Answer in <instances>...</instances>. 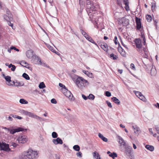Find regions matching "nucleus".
<instances>
[{
    "label": "nucleus",
    "mask_w": 159,
    "mask_h": 159,
    "mask_svg": "<svg viewBox=\"0 0 159 159\" xmlns=\"http://www.w3.org/2000/svg\"><path fill=\"white\" fill-rule=\"evenodd\" d=\"M85 7L90 20H93L94 14L96 13V8L98 7L95 0H86Z\"/></svg>",
    "instance_id": "nucleus-1"
},
{
    "label": "nucleus",
    "mask_w": 159,
    "mask_h": 159,
    "mask_svg": "<svg viewBox=\"0 0 159 159\" xmlns=\"http://www.w3.org/2000/svg\"><path fill=\"white\" fill-rule=\"evenodd\" d=\"M75 83L80 89H83L89 84V82L87 80L80 76H78L76 79Z\"/></svg>",
    "instance_id": "nucleus-2"
},
{
    "label": "nucleus",
    "mask_w": 159,
    "mask_h": 159,
    "mask_svg": "<svg viewBox=\"0 0 159 159\" xmlns=\"http://www.w3.org/2000/svg\"><path fill=\"white\" fill-rule=\"evenodd\" d=\"M124 146V153L128 156L130 159H133L134 156L132 153V147L126 145Z\"/></svg>",
    "instance_id": "nucleus-3"
},
{
    "label": "nucleus",
    "mask_w": 159,
    "mask_h": 159,
    "mask_svg": "<svg viewBox=\"0 0 159 159\" xmlns=\"http://www.w3.org/2000/svg\"><path fill=\"white\" fill-rule=\"evenodd\" d=\"M21 113L26 116H28L30 117H32L35 119H39L40 120H43L42 118L32 113L26 111L24 110L21 111Z\"/></svg>",
    "instance_id": "nucleus-4"
},
{
    "label": "nucleus",
    "mask_w": 159,
    "mask_h": 159,
    "mask_svg": "<svg viewBox=\"0 0 159 159\" xmlns=\"http://www.w3.org/2000/svg\"><path fill=\"white\" fill-rule=\"evenodd\" d=\"M28 153L29 159H36L38 157L37 152L32 149H29Z\"/></svg>",
    "instance_id": "nucleus-5"
},
{
    "label": "nucleus",
    "mask_w": 159,
    "mask_h": 159,
    "mask_svg": "<svg viewBox=\"0 0 159 159\" xmlns=\"http://www.w3.org/2000/svg\"><path fill=\"white\" fill-rule=\"evenodd\" d=\"M0 148L1 150H3L6 152H9L11 149L9 148V145L5 143L0 141Z\"/></svg>",
    "instance_id": "nucleus-6"
},
{
    "label": "nucleus",
    "mask_w": 159,
    "mask_h": 159,
    "mask_svg": "<svg viewBox=\"0 0 159 159\" xmlns=\"http://www.w3.org/2000/svg\"><path fill=\"white\" fill-rule=\"evenodd\" d=\"M32 61L33 63L35 64L41 65L42 64L41 58L35 54Z\"/></svg>",
    "instance_id": "nucleus-7"
},
{
    "label": "nucleus",
    "mask_w": 159,
    "mask_h": 159,
    "mask_svg": "<svg viewBox=\"0 0 159 159\" xmlns=\"http://www.w3.org/2000/svg\"><path fill=\"white\" fill-rule=\"evenodd\" d=\"M25 135L21 136L18 137L17 140L20 143L24 144L27 141V139Z\"/></svg>",
    "instance_id": "nucleus-8"
},
{
    "label": "nucleus",
    "mask_w": 159,
    "mask_h": 159,
    "mask_svg": "<svg viewBox=\"0 0 159 159\" xmlns=\"http://www.w3.org/2000/svg\"><path fill=\"white\" fill-rule=\"evenodd\" d=\"M119 22L122 24L123 25L127 26L129 24V20L125 17H123L119 19Z\"/></svg>",
    "instance_id": "nucleus-9"
},
{
    "label": "nucleus",
    "mask_w": 159,
    "mask_h": 159,
    "mask_svg": "<svg viewBox=\"0 0 159 159\" xmlns=\"http://www.w3.org/2000/svg\"><path fill=\"white\" fill-rule=\"evenodd\" d=\"M3 77L4 78L7 82L6 84L9 86H13V84L11 83L10 82H11V77L9 76H5L4 74L2 75Z\"/></svg>",
    "instance_id": "nucleus-10"
},
{
    "label": "nucleus",
    "mask_w": 159,
    "mask_h": 159,
    "mask_svg": "<svg viewBox=\"0 0 159 159\" xmlns=\"http://www.w3.org/2000/svg\"><path fill=\"white\" fill-rule=\"evenodd\" d=\"M136 47L138 48H141L142 47V44L140 39L139 38L136 39L134 41Z\"/></svg>",
    "instance_id": "nucleus-11"
},
{
    "label": "nucleus",
    "mask_w": 159,
    "mask_h": 159,
    "mask_svg": "<svg viewBox=\"0 0 159 159\" xmlns=\"http://www.w3.org/2000/svg\"><path fill=\"white\" fill-rule=\"evenodd\" d=\"M33 52H34L32 50H28L26 52V57L29 59L32 58L34 55Z\"/></svg>",
    "instance_id": "nucleus-12"
},
{
    "label": "nucleus",
    "mask_w": 159,
    "mask_h": 159,
    "mask_svg": "<svg viewBox=\"0 0 159 159\" xmlns=\"http://www.w3.org/2000/svg\"><path fill=\"white\" fill-rule=\"evenodd\" d=\"M135 21L136 24V28L137 30H139L141 28V24L140 19L136 17Z\"/></svg>",
    "instance_id": "nucleus-13"
},
{
    "label": "nucleus",
    "mask_w": 159,
    "mask_h": 159,
    "mask_svg": "<svg viewBox=\"0 0 159 159\" xmlns=\"http://www.w3.org/2000/svg\"><path fill=\"white\" fill-rule=\"evenodd\" d=\"M53 143L55 145L58 144H62L63 141L61 139L59 138H57L56 139H53L52 140Z\"/></svg>",
    "instance_id": "nucleus-14"
},
{
    "label": "nucleus",
    "mask_w": 159,
    "mask_h": 159,
    "mask_svg": "<svg viewBox=\"0 0 159 159\" xmlns=\"http://www.w3.org/2000/svg\"><path fill=\"white\" fill-rule=\"evenodd\" d=\"M28 152H24L20 156V159H29L28 157Z\"/></svg>",
    "instance_id": "nucleus-15"
},
{
    "label": "nucleus",
    "mask_w": 159,
    "mask_h": 159,
    "mask_svg": "<svg viewBox=\"0 0 159 159\" xmlns=\"http://www.w3.org/2000/svg\"><path fill=\"white\" fill-rule=\"evenodd\" d=\"M117 137L119 139L118 142L121 145H123L124 146H125L126 143L124 140L120 136L118 135H117Z\"/></svg>",
    "instance_id": "nucleus-16"
},
{
    "label": "nucleus",
    "mask_w": 159,
    "mask_h": 159,
    "mask_svg": "<svg viewBox=\"0 0 159 159\" xmlns=\"http://www.w3.org/2000/svg\"><path fill=\"white\" fill-rule=\"evenodd\" d=\"M3 17L4 19L7 21L11 20L13 19L12 14L9 15V16L5 15L3 16Z\"/></svg>",
    "instance_id": "nucleus-17"
},
{
    "label": "nucleus",
    "mask_w": 159,
    "mask_h": 159,
    "mask_svg": "<svg viewBox=\"0 0 159 159\" xmlns=\"http://www.w3.org/2000/svg\"><path fill=\"white\" fill-rule=\"evenodd\" d=\"M123 3L125 5V8L127 11L129 10V2L128 0H123Z\"/></svg>",
    "instance_id": "nucleus-18"
},
{
    "label": "nucleus",
    "mask_w": 159,
    "mask_h": 159,
    "mask_svg": "<svg viewBox=\"0 0 159 159\" xmlns=\"http://www.w3.org/2000/svg\"><path fill=\"white\" fill-rule=\"evenodd\" d=\"M12 83L16 86H21L24 85V83L22 82H20L19 81H16L15 82L14 81H13Z\"/></svg>",
    "instance_id": "nucleus-19"
},
{
    "label": "nucleus",
    "mask_w": 159,
    "mask_h": 159,
    "mask_svg": "<svg viewBox=\"0 0 159 159\" xmlns=\"http://www.w3.org/2000/svg\"><path fill=\"white\" fill-rule=\"evenodd\" d=\"M20 64L22 66L28 68L30 67L29 66V64L25 61H20Z\"/></svg>",
    "instance_id": "nucleus-20"
},
{
    "label": "nucleus",
    "mask_w": 159,
    "mask_h": 159,
    "mask_svg": "<svg viewBox=\"0 0 159 159\" xmlns=\"http://www.w3.org/2000/svg\"><path fill=\"white\" fill-rule=\"evenodd\" d=\"M100 46L101 48L104 51L106 52L107 51L108 46L107 44L105 43L104 44H101Z\"/></svg>",
    "instance_id": "nucleus-21"
},
{
    "label": "nucleus",
    "mask_w": 159,
    "mask_h": 159,
    "mask_svg": "<svg viewBox=\"0 0 159 159\" xmlns=\"http://www.w3.org/2000/svg\"><path fill=\"white\" fill-rule=\"evenodd\" d=\"M98 137L103 141L105 142H107L108 141L106 137H104L102 134L100 133H99L98 134Z\"/></svg>",
    "instance_id": "nucleus-22"
},
{
    "label": "nucleus",
    "mask_w": 159,
    "mask_h": 159,
    "mask_svg": "<svg viewBox=\"0 0 159 159\" xmlns=\"http://www.w3.org/2000/svg\"><path fill=\"white\" fill-rule=\"evenodd\" d=\"M113 101L117 105H119L120 103V101L116 97H113L111 98Z\"/></svg>",
    "instance_id": "nucleus-23"
},
{
    "label": "nucleus",
    "mask_w": 159,
    "mask_h": 159,
    "mask_svg": "<svg viewBox=\"0 0 159 159\" xmlns=\"http://www.w3.org/2000/svg\"><path fill=\"white\" fill-rule=\"evenodd\" d=\"M145 148L151 151H153L154 150V147L152 145H147L145 146Z\"/></svg>",
    "instance_id": "nucleus-24"
},
{
    "label": "nucleus",
    "mask_w": 159,
    "mask_h": 159,
    "mask_svg": "<svg viewBox=\"0 0 159 159\" xmlns=\"http://www.w3.org/2000/svg\"><path fill=\"white\" fill-rule=\"evenodd\" d=\"M86 39L89 42L94 44L96 46H98L97 44L89 36L88 37H87Z\"/></svg>",
    "instance_id": "nucleus-25"
},
{
    "label": "nucleus",
    "mask_w": 159,
    "mask_h": 159,
    "mask_svg": "<svg viewBox=\"0 0 159 159\" xmlns=\"http://www.w3.org/2000/svg\"><path fill=\"white\" fill-rule=\"evenodd\" d=\"M25 130V131H26L27 129H24L23 128L21 127H18L17 128L15 129L14 131H16V132H19L20 131H23Z\"/></svg>",
    "instance_id": "nucleus-26"
},
{
    "label": "nucleus",
    "mask_w": 159,
    "mask_h": 159,
    "mask_svg": "<svg viewBox=\"0 0 159 159\" xmlns=\"http://www.w3.org/2000/svg\"><path fill=\"white\" fill-rule=\"evenodd\" d=\"M79 4L80 6V11L81 12L82 11V10L83 9L84 7V3L83 2H82L81 1V0H79Z\"/></svg>",
    "instance_id": "nucleus-27"
},
{
    "label": "nucleus",
    "mask_w": 159,
    "mask_h": 159,
    "mask_svg": "<svg viewBox=\"0 0 159 159\" xmlns=\"http://www.w3.org/2000/svg\"><path fill=\"white\" fill-rule=\"evenodd\" d=\"M156 73V71L155 68H153L152 67L151 69V74L152 75L154 76Z\"/></svg>",
    "instance_id": "nucleus-28"
},
{
    "label": "nucleus",
    "mask_w": 159,
    "mask_h": 159,
    "mask_svg": "<svg viewBox=\"0 0 159 159\" xmlns=\"http://www.w3.org/2000/svg\"><path fill=\"white\" fill-rule=\"evenodd\" d=\"M132 127L133 129L136 130V131H134V133L136 134H138L139 132L140 131L139 128L136 126H132Z\"/></svg>",
    "instance_id": "nucleus-29"
},
{
    "label": "nucleus",
    "mask_w": 159,
    "mask_h": 159,
    "mask_svg": "<svg viewBox=\"0 0 159 159\" xmlns=\"http://www.w3.org/2000/svg\"><path fill=\"white\" fill-rule=\"evenodd\" d=\"M83 72L86 75L89 77H91L92 76V74L89 72L88 71L83 70Z\"/></svg>",
    "instance_id": "nucleus-30"
},
{
    "label": "nucleus",
    "mask_w": 159,
    "mask_h": 159,
    "mask_svg": "<svg viewBox=\"0 0 159 159\" xmlns=\"http://www.w3.org/2000/svg\"><path fill=\"white\" fill-rule=\"evenodd\" d=\"M22 77L26 80H29L30 79V78L28 75L25 73L23 74Z\"/></svg>",
    "instance_id": "nucleus-31"
},
{
    "label": "nucleus",
    "mask_w": 159,
    "mask_h": 159,
    "mask_svg": "<svg viewBox=\"0 0 159 159\" xmlns=\"http://www.w3.org/2000/svg\"><path fill=\"white\" fill-rule=\"evenodd\" d=\"M64 94L68 98L70 96V95H72V93L70 92L68 90H67L66 92L64 93Z\"/></svg>",
    "instance_id": "nucleus-32"
},
{
    "label": "nucleus",
    "mask_w": 159,
    "mask_h": 159,
    "mask_svg": "<svg viewBox=\"0 0 159 159\" xmlns=\"http://www.w3.org/2000/svg\"><path fill=\"white\" fill-rule=\"evenodd\" d=\"M109 156L111 157L113 159H114L115 157H117V155L116 152H113L112 153H111Z\"/></svg>",
    "instance_id": "nucleus-33"
},
{
    "label": "nucleus",
    "mask_w": 159,
    "mask_h": 159,
    "mask_svg": "<svg viewBox=\"0 0 159 159\" xmlns=\"http://www.w3.org/2000/svg\"><path fill=\"white\" fill-rule=\"evenodd\" d=\"M73 149L75 151H79L80 150V146L77 145H75L73 147Z\"/></svg>",
    "instance_id": "nucleus-34"
},
{
    "label": "nucleus",
    "mask_w": 159,
    "mask_h": 159,
    "mask_svg": "<svg viewBox=\"0 0 159 159\" xmlns=\"http://www.w3.org/2000/svg\"><path fill=\"white\" fill-rule=\"evenodd\" d=\"M39 87V89H43V88H45L46 86L43 82H42L40 83Z\"/></svg>",
    "instance_id": "nucleus-35"
},
{
    "label": "nucleus",
    "mask_w": 159,
    "mask_h": 159,
    "mask_svg": "<svg viewBox=\"0 0 159 159\" xmlns=\"http://www.w3.org/2000/svg\"><path fill=\"white\" fill-rule=\"evenodd\" d=\"M93 157L96 159L100 156L98 153L96 151H94L93 152Z\"/></svg>",
    "instance_id": "nucleus-36"
},
{
    "label": "nucleus",
    "mask_w": 159,
    "mask_h": 159,
    "mask_svg": "<svg viewBox=\"0 0 159 159\" xmlns=\"http://www.w3.org/2000/svg\"><path fill=\"white\" fill-rule=\"evenodd\" d=\"M19 102L20 103L22 104H26L28 103V102L24 99H20Z\"/></svg>",
    "instance_id": "nucleus-37"
},
{
    "label": "nucleus",
    "mask_w": 159,
    "mask_h": 159,
    "mask_svg": "<svg viewBox=\"0 0 159 159\" xmlns=\"http://www.w3.org/2000/svg\"><path fill=\"white\" fill-rule=\"evenodd\" d=\"M146 19L148 22H150L152 20V17L150 15H147L146 16Z\"/></svg>",
    "instance_id": "nucleus-38"
},
{
    "label": "nucleus",
    "mask_w": 159,
    "mask_h": 159,
    "mask_svg": "<svg viewBox=\"0 0 159 159\" xmlns=\"http://www.w3.org/2000/svg\"><path fill=\"white\" fill-rule=\"evenodd\" d=\"M110 57L111 58H112L113 60H116L118 58V57L113 53L111 54L110 55Z\"/></svg>",
    "instance_id": "nucleus-39"
},
{
    "label": "nucleus",
    "mask_w": 159,
    "mask_h": 159,
    "mask_svg": "<svg viewBox=\"0 0 159 159\" xmlns=\"http://www.w3.org/2000/svg\"><path fill=\"white\" fill-rule=\"evenodd\" d=\"M52 135L53 138H57L58 134L57 133L55 132H53L52 133Z\"/></svg>",
    "instance_id": "nucleus-40"
},
{
    "label": "nucleus",
    "mask_w": 159,
    "mask_h": 159,
    "mask_svg": "<svg viewBox=\"0 0 159 159\" xmlns=\"http://www.w3.org/2000/svg\"><path fill=\"white\" fill-rule=\"evenodd\" d=\"M155 128L156 129L157 132V134H159V127H158L157 125H155ZM157 139H158V141H159V136H158L157 137Z\"/></svg>",
    "instance_id": "nucleus-41"
},
{
    "label": "nucleus",
    "mask_w": 159,
    "mask_h": 159,
    "mask_svg": "<svg viewBox=\"0 0 159 159\" xmlns=\"http://www.w3.org/2000/svg\"><path fill=\"white\" fill-rule=\"evenodd\" d=\"M95 96L93 94H90L88 96V98L89 99L93 100L94 99Z\"/></svg>",
    "instance_id": "nucleus-42"
},
{
    "label": "nucleus",
    "mask_w": 159,
    "mask_h": 159,
    "mask_svg": "<svg viewBox=\"0 0 159 159\" xmlns=\"http://www.w3.org/2000/svg\"><path fill=\"white\" fill-rule=\"evenodd\" d=\"M118 50L120 53L121 51L124 50L120 46V45L119 43H118Z\"/></svg>",
    "instance_id": "nucleus-43"
},
{
    "label": "nucleus",
    "mask_w": 159,
    "mask_h": 159,
    "mask_svg": "<svg viewBox=\"0 0 159 159\" xmlns=\"http://www.w3.org/2000/svg\"><path fill=\"white\" fill-rule=\"evenodd\" d=\"M14 130L15 129H10L8 131L10 132V134H13L16 133V131Z\"/></svg>",
    "instance_id": "nucleus-44"
},
{
    "label": "nucleus",
    "mask_w": 159,
    "mask_h": 159,
    "mask_svg": "<svg viewBox=\"0 0 159 159\" xmlns=\"http://www.w3.org/2000/svg\"><path fill=\"white\" fill-rule=\"evenodd\" d=\"M139 98L140 100L143 101H145V98L142 94H141V95H140V96L139 97Z\"/></svg>",
    "instance_id": "nucleus-45"
},
{
    "label": "nucleus",
    "mask_w": 159,
    "mask_h": 159,
    "mask_svg": "<svg viewBox=\"0 0 159 159\" xmlns=\"http://www.w3.org/2000/svg\"><path fill=\"white\" fill-rule=\"evenodd\" d=\"M105 95L107 97H109L111 95V93L108 91H107L105 92Z\"/></svg>",
    "instance_id": "nucleus-46"
},
{
    "label": "nucleus",
    "mask_w": 159,
    "mask_h": 159,
    "mask_svg": "<svg viewBox=\"0 0 159 159\" xmlns=\"http://www.w3.org/2000/svg\"><path fill=\"white\" fill-rule=\"evenodd\" d=\"M51 102L53 104H56L57 103V101L54 98L52 99L51 100Z\"/></svg>",
    "instance_id": "nucleus-47"
},
{
    "label": "nucleus",
    "mask_w": 159,
    "mask_h": 159,
    "mask_svg": "<svg viewBox=\"0 0 159 159\" xmlns=\"http://www.w3.org/2000/svg\"><path fill=\"white\" fill-rule=\"evenodd\" d=\"M68 98L71 101H73L74 100V98L73 97V96L72 94V95H70V96L68 97Z\"/></svg>",
    "instance_id": "nucleus-48"
},
{
    "label": "nucleus",
    "mask_w": 159,
    "mask_h": 159,
    "mask_svg": "<svg viewBox=\"0 0 159 159\" xmlns=\"http://www.w3.org/2000/svg\"><path fill=\"white\" fill-rule=\"evenodd\" d=\"M135 93V95L137 96L138 97H139L140 96V95H141V94H142L141 93L138 91L136 92Z\"/></svg>",
    "instance_id": "nucleus-49"
},
{
    "label": "nucleus",
    "mask_w": 159,
    "mask_h": 159,
    "mask_svg": "<svg viewBox=\"0 0 159 159\" xmlns=\"http://www.w3.org/2000/svg\"><path fill=\"white\" fill-rule=\"evenodd\" d=\"M117 3L119 6H121L122 4L121 0H117Z\"/></svg>",
    "instance_id": "nucleus-50"
},
{
    "label": "nucleus",
    "mask_w": 159,
    "mask_h": 159,
    "mask_svg": "<svg viewBox=\"0 0 159 159\" xmlns=\"http://www.w3.org/2000/svg\"><path fill=\"white\" fill-rule=\"evenodd\" d=\"M106 102L108 106L110 107H112V105H111V103L108 101H106Z\"/></svg>",
    "instance_id": "nucleus-51"
},
{
    "label": "nucleus",
    "mask_w": 159,
    "mask_h": 159,
    "mask_svg": "<svg viewBox=\"0 0 159 159\" xmlns=\"http://www.w3.org/2000/svg\"><path fill=\"white\" fill-rule=\"evenodd\" d=\"M120 53L121 55L123 57L125 56V53L124 50L121 51Z\"/></svg>",
    "instance_id": "nucleus-52"
},
{
    "label": "nucleus",
    "mask_w": 159,
    "mask_h": 159,
    "mask_svg": "<svg viewBox=\"0 0 159 159\" xmlns=\"http://www.w3.org/2000/svg\"><path fill=\"white\" fill-rule=\"evenodd\" d=\"M82 153L81 152H79L76 153L77 156L79 157H82Z\"/></svg>",
    "instance_id": "nucleus-53"
},
{
    "label": "nucleus",
    "mask_w": 159,
    "mask_h": 159,
    "mask_svg": "<svg viewBox=\"0 0 159 159\" xmlns=\"http://www.w3.org/2000/svg\"><path fill=\"white\" fill-rule=\"evenodd\" d=\"M11 49H14L16 51L18 52L19 51V49L16 48L15 47L12 46L10 48Z\"/></svg>",
    "instance_id": "nucleus-54"
},
{
    "label": "nucleus",
    "mask_w": 159,
    "mask_h": 159,
    "mask_svg": "<svg viewBox=\"0 0 159 159\" xmlns=\"http://www.w3.org/2000/svg\"><path fill=\"white\" fill-rule=\"evenodd\" d=\"M17 144L16 143L12 142V143L11 145L13 146L14 147H16L17 146Z\"/></svg>",
    "instance_id": "nucleus-55"
},
{
    "label": "nucleus",
    "mask_w": 159,
    "mask_h": 159,
    "mask_svg": "<svg viewBox=\"0 0 159 159\" xmlns=\"http://www.w3.org/2000/svg\"><path fill=\"white\" fill-rule=\"evenodd\" d=\"M117 37L116 36H115L114 39V41L116 44H117Z\"/></svg>",
    "instance_id": "nucleus-56"
},
{
    "label": "nucleus",
    "mask_w": 159,
    "mask_h": 159,
    "mask_svg": "<svg viewBox=\"0 0 159 159\" xmlns=\"http://www.w3.org/2000/svg\"><path fill=\"white\" fill-rule=\"evenodd\" d=\"M82 98L85 100H86L88 98V96L86 97L84 94H82Z\"/></svg>",
    "instance_id": "nucleus-57"
},
{
    "label": "nucleus",
    "mask_w": 159,
    "mask_h": 159,
    "mask_svg": "<svg viewBox=\"0 0 159 159\" xmlns=\"http://www.w3.org/2000/svg\"><path fill=\"white\" fill-rule=\"evenodd\" d=\"M16 68V66L13 65V66H12V68H11V70L12 71H14Z\"/></svg>",
    "instance_id": "nucleus-58"
},
{
    "label": "nucleus",
    "mask_w": 159,
    "mask_h": 159,
    "mask_svg": "<svg viewBox=\"0 0 159 159\" xmlns=\"http://www.w3.org/2000/svg\"><path fill=\"white\" fill-rule=\"evenodd\" d=\"M49 49L52 52H54V51H55V50H54L53 48L51 46H50L49 47Z\"/></svg>",
    "instance_id": "nucleus-59"
},
{
    "label": "nucleus",
    "mask_w": 159,
    "mask_h": 159,
    "mask_svg": "<svg viewBox=\"0 0 159 159\" xmlns=\"http://www.w3.org/2000/svg\"><path fill=\"white\" fill-rule=\"evenodd\" d=\"M130 66L132 69L134 70V69H135L134 65L133 63H131L130 64Z\"/></svg>",
    "instance_id": "nucleus-60"
},
{
    "label": "nucleus",
    "mask_w": 159,
    "mask_h": 159,
    "mask_svg": "<svg viewBox=\"0 0 159 159\" xmlns=\"http://www.w3.org/2000/svg\"><path fill=\"white\" fill-rule=\"evenodd\" d=\"M55 159H60V157L59 155L55 154Z\"/></svg>",
    "instance_id": "nucleus-61"
},
{
    "label": "nucleus",
    "mask_w": 159,
    "mask_h": 159,
    "mask_svg": "<svg viewBox=\"0 0 159 159\" xmlns=\"http://www.w3.org/2000/svg\"><path fill=\"white\" fill-rule=\"evenodd\" d=\"M8 24L9 26L11 27H12L13 25V24L12 23H11V22L9 21H8Z\"/></svg>",
    "instance_id": "nucleus-62"
},
{
    "label": "nucleus",
    "mask_w": 159,
    "mask_h": 159,
    "mask_svg": "<svg viewBox=\"0 0 159 159\" xmlns=\"http://www.w3.org/2000/svg\"><path fill=\"white\" fill-rule=\"evenodd\" d=\"M59 86H60L61 87L63 88V87H65V86L63 84H62L60 83H59Z\"/></svg>",
    "instance_id": "nucleus-63"
},
{
    "label": "nucleus",
    "mask_w": 159,
    "mask_h": 159,
    "mask_svg": "<svg viewBox=\"0 0 159 159\" xmlns=\"http://www.w3.org/2000/svg\"><path fill=\"white\" fill-rule=\"evenodd\" d=\"M81 32L82 33V34H83V35H84V34H85V33H86L83 30L81 29L80 30Z\"/></svg>",
    "instance_id": "nucleus-64"
}]
</instances>
